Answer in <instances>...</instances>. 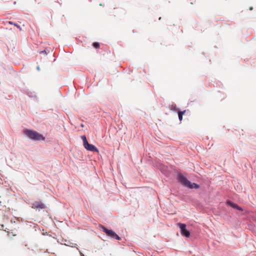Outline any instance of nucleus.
Segmentation results:
<instances>
[{
  "instance_id": "39448f33",
  "label": "nucleus",
  "mask_w": 256,
  "mask_h": 256,
  "mask_svg": "<svg viewBox=\"0 0 256 256\" xmlns=\"http://www.w3.org/2000/svg\"><path fill=\"white\" fill-rule=\"evenodd\" d=\"M32 208L40 210L45 208L46 206L42 202L36 201L32 204Z\"/></svg>"
},
{
  "instance_id": "f8f14e48",
  "label": "nucleus",
  "mask_w": 256,
  "mask_h": 256,
  "mask_svg": "<svg viewBox=\"0 0 256 256\" xmlns=\"http://www.w3.org/2000/svg\"><path fill=\"white\" fill-rule=\"evenodd\" d=\"M82 138L84 142V144H86V142H88L87 141L86 138V136H82Z\"/></svg>"
},
{
  "instance_id": "ddd939ff",
  "label": "nucleus",
  "mask_w": 256,
  "mask_h": 256,
  "mask_svg": "<svg viewBox=\"0 0 256 256\" xmlns=\"http://www.w3.org/2000/svg\"><path fill=\"white\" fill-rule=\"evenodd\" d=\"M40 54H42V53H44L45 54H46V50L42 51V52H40Z\"/></svg>"
},
{
  "instance_id": "7ed1b4c3",
  "label": "nucleus",
  "mask_w": 256,
  "mask_h": 256,
  "mask_svg": "<svg viewBox=\"0 0 256 256\" xmlns=\"http://www.w3.org/2000/svg\"><path fill=\"white\" fill-rule=\"evenodd\" d=\"M178 226L180 228V233L183 236L186 238L190 236V232L186 229V226L185 224L178 223Z\"/></svg>"
},
{
  "instance_id": "1a4fd4ad",
  "label": "nucleus",
  "mask_w": 256,
  "mask_h": 256,
  "mask_svg": "<svg viewBox=\"0 0 256 256\" xmlns=\"http://www.w3.org/2000/svg\"><path fill=\"white\" fill-rule=\"evenodd\" d=\"M188 188H199V186L198 184H196V183H191L190 182V185L188 186Z\"/></svg>"
},
{
  "instance_id": "6e6552de",
  "label": "nucleus",
  "mask_w": 256,
  "mask_h": 256,
  "mask_svg": "<svg viewBox=\"0 0 256 256\" xmlns=\"http://www.w3.org/2000/svg\"><path fill=\"white\" fill-rule=\"evenodd\" d=\"M10 25H14L13 27H10L9 28V29L11 30H15V28H17L19 30H22V28H21L20 27V26H18V24H13L12 22H10V21H8L7 22Z\"/></svg>"
},
{
  "instance_id": "20e7f679",
  "label": "nucleus",
  "mask_w": 256,
  "mask_h": 256,
  "mask_svg": "<svg viewBox=\"0 0 256 256\" xmlns=\"http://www.w3.org/2000/svg\"><path fill=\"white\" fill-rule=\"evenodd\" d=\"M178 181L184 186L188 187V186L190 184V182L188 180V179L184 177L182 174H179L178 176Z\"/></svg>"
},
{
  "instance_id": "9d476101",
  "label": "nucleus",
  "mask_w": 256,
  "mask_h": 256,
  "mask_svg": "<svg viewBox=\"0 0 256 256\" xmlns=\"http://www.w3.org/2000/svg\"><path fill=\"white\" fill-rule=\"evenodd\" d=\"M186 110L178 112V118L180 121H182V115L184 114Z\"/></svg>"
},
{
  "instance_id": "423d86ee",
  "label": "nucleus",
  "mask_w": 256,
  "mask_h": 256,
  "mask_svg": "<svg viewBox=\"0 0 256 256\" xmlns=\"http://www.w3.org/2000/svg\"><path fill=\"white\" fill-rule=\"evenodd\" d=\"M84 147L86 149L88 150L91 152H98V149L94 145L90 144H88V142H86V144L84 146Z\"/></svg>"
},
{
  "instance_id": "f03ea898",
  "label": "nucleus",
  "mask_w": 256,
  "mask_h": 256,
  "mask_svg": "<svg viewBox=\"0 0 256 256\" xmlns=\"http://www.w3.org/2000/svg\"><path fill=\"white\" fill-rule=\"evenodd\" d=\"M100 228L104 232H105L108 236H110V238H115L117 240H120V238L112 230L107 229L102 225H100Z\"/></svg>"
},
{
  "instance_id": "f257e3e1",
  "label": "nucleus",
  "mask_w": 256,
  "mask_h": 256,
  "mask_svg": "<svg viewBox=\"0 0 256 256\" xmlns=\"http://www.w3.org/2000/svg\"><path fill=\"white\" fill-rule=\"evenodd\" d=\"M24 133L32 140H45L42 135L34 130H24Z\"/></svg>"
},
{
  "instance_id": "0eeeda50",
  "label": "nucleus",
  "mask_w": 256,
  "mask_h": 256,
  "mask_svg": "<svg viewBox=\"0 0 256 256\" xmlns=\"http://www.w3.org/2000/svg\"><path fill=\"white\" fill-rule=\"evenodd\" d=\"M227 204L229 205L230 206L240 211H242V209L238 205L236 204L230 202V201H228L226 202Z\"/></svg>"
},
{
  "instance_id": "9b49d317",
  "label": "nucleus",
  "mask_w": 256,
  "mask_h": 256,
  "mask_svg": "<svg viewBox=\"0 0 256 256\" xmlns=\"http://www.w3.org/2000/svg\"><path fill=\"white\" fill-rule=\"evenodd\" d=\"M93 46L96 48H100V44L98 42H94L92 44Z\"/></svg>"
}]
</instances>
